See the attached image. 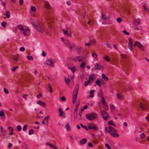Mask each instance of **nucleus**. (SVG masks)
Masks as SVG:
<instances>
[{"instance_id":"1","label":"nucleus","mask_w":149,"mask_h":149,"mask_svg":"<svg viewBox=\"0 0 149 149\" xmlns=\"http://www.w3.org/2000/svg\"><path fill=\"white\" fill-rule=\"evenodd\" d=\"M17 27L24 36H28L30 35V31L27 27L21 25H19L17 26Z\"/></svg>"},{"instance_id":"2","label":"nucleus","mask_w":149,"mask_h":149,"mask_svg":"<svg viewBox=\"0 0 149 149\" xmlns=\"http://www.w3.org/2000/svg\"><path fill=\"white\" fill-rule=\"evenodd\" d=\"M79 85L77 84L74 88L72 95V102L73 104H74L76 101L78 95V93L79 89Z\"/></svg>"},{"instance_id":"3","label":"nucleus","mask_w":149,"mask_h":149,"mask_svg":"<svg viewBox=\"0 0 149 149\" xmlns=\"http://www.w3.org/2000/svg\"><path fill=\"white\" fill-rule=\"evenodd\" d=\"M109 132L111 136L115 138H118L119 137V135L117 134V131L114 128L110 126L109 127Z\"/></svg>"},{"instance_id":"4","label":"nucleus","mask_w":149,"mask_h":149,"mask_svg":"<svg viewBox=\"0 0 149 149\" xmlns=\"http://www.w3.org/2000/svg\"><path fill=\"white\" fill-rule=\"evenodd\" d=\"M86 118L89 120H92L96 118L97 117V114L95 113H89L86 115Z\"/></svg>"},{"instance_id":"5","label":"nucleus","mask_w":149,"mask_h":149,"mask_svg":"<svg viewBox=\"0 0 149 149\" xmlns=\"http://www.w3.org/2000/svg\"><path fill=\"white\" fill-rule=\"evenodd\" d=\"M35 28L39 32L43 33L45 32V30L39 24H38V25H36L34 26Z\"/></svg>"},{"instance_id":"6","label":"nucleus","mask_w":149,"mask_h":149,"mask_svg":"<svg viewBox=\"0 0 149 149\" xmlns=\"http://www.w3.org/2000/svg\"><path fill=\"white\" fill-rule=\"evenodd\" d=\"M139 106L141 109L143 111H146L148 109V106L146 104H143L140 103L139 104Z\"/></svg>"},{"instance_id":"7","label":"nucleus","mask_w":149,"mask_h":149,"mask_svg":"<svg viewBox=\"0 0 149 149\" xmlns=\"http://www.w3.org/2000/svg\"><path fill=\"white\" fill-rule=\"evenodd\" d=\"M136 46H137L141 51H143L144 50L143 46L140 42L138 41L135 42V43L134 45V46L135 47Z\"/></svg>"},{"instance_id":"8","label":"nucleus","mask_w":149,"mask_h":149,"mask_svg":"<svg viewBox=\"0 0 149 149\" xmlns=\"http://www.w3.org/2000/svg\"><path fill=\"white\" fill-rule=\"evenodd\" d=\"M128 40L129 42L128 44V47L129 49L132 51V44L133 43L131 37L129 38Z\"/></svg>"},{"instance_id":"9","label":"nucleus","mask_w":149,"mask_h":149,"mask_svg":"<svg viewBox=\"0 0 149 149\" xmlns=\"http://www.w3.org/2000/svg\"><path fill=\"white\" fill-rule=\"evenodd\" d=\"M83 58H84L81 56H77L73 58V60L76 62H81L83 61L82 59Z\"/></svg>"},{"instance_id":"10","label":"nucleus","mask_w":149,"mask_h":149,"mask_svg":"<svg viewBox=\"0 0 149 149\" xmlns=\"http://www.w3.org/2000/svg\"><path fill=\"white\" fill-rule=\"evenodd\" d=\"M55 61H53L51 59H48L46 60L45 64H47L48 65L50 66L51 67H54V65L53 64L54 63H55Z\"/></svg>"},{"instance_id":"11","label":"nucleus","mask_w":149,"mask_h":149,"mask_svg":"<svg viewBox=\"0 0 149 149\" xmlns=\"http://www.w3.org/2000/svg\"><path fill=\"white\" fill-rule=\"evenodd\" d=\"M49 117V116L45 117L42 121V124L45 125H47Z\"/></svg>"},{"instance_id":"12","label":"nucleus","mask_w":149,"mask_h":149,"mask_svg":"<svg viewBox=\"0 0 149 149\" xmlns=\"http://www.w3.org/2000/svg\"><path fill=\"white\" fill-rule=\"evenodd\" d=\"M95 68L96 70H100V69H103L102 67L101 66V65L99 63H96L95 65Z\"/></svg>"},{"instance_id":"13","label":"nucleus","mask_w":149,"mask_h":149,"mask_svg":"<svg viewBox=\"0 0 149 149\" xmlns=\"http://www.w3.org/2000/svg\"><path fill=\"white\" fill-rule=\"evenodd\" d=\"M45 4V7L47 9H50L51 6L49 3L46 1H44Z\"/></svg>"},{"instance_id":"14","label":"nucleus","mask_w":149,"mask_h":149,"mask_svg":"<svg viewBox=\"0 0 149 149\" xmlns=\"http://www.w3.org/2000/svg\"><path fill=\"white\" fill-rule=\"evenodd\" d=\"M46 144L47 145H49L50 148H52L53 149H57L56 147L52 144L47 142Z\"/></svg>"},{"instance_id":"15","label":"nucleus","mask_w":149,"mask_h":149,"mask_svg":"<svg viewBox=\"0 0 149 149\" xmlns=\"http://www.w3.org/2000/svg\"><path fill=\"white\" fill-rule=\"evenodd\" d=\"M37 103L38 104L40 105L43 107H45V103L44 102H42L40 100L37 102Z\"/></svg>"},{"instance_id":"16","label":"nucleus","mask_w":149,"mask_h":149,"mask_svg":"<svg viewBox=\"0 0 149 149\" xmlns=\"http://www.w3.org/2000/svg\"><path fill=\"white\" fill-rule=\"evenodd\" d=\"M66 47L69 48L70 50H71L72 49V46L71 43L68 41L67 42V43H66Z\"/></svg>"},{"instance_id":"17","label":"nucleus","mask_w":149,"mask_h":149,"mask_svg":"<svg viewBox=\"0 0 149 149\" xmlns=\"http://www.w3.org/2000/svg\"><path fill=\"white\" fill-rule=\"evenodd\" d=\"M87 142V140L86 138H83L81 139L80 141V144H84L86 143Z\"/></svg>"},{"instance_id":"18","label":"nucleus","mask_w":149,"mask_h":149,"mask_svg":"<svg viewBox=\"0 0 149 149\" xmlns=\"http://www.w3.org/2000/svg\"><path fill=\"white\" fill-rule=\"evenodd\" d=\"M101 113L102 116V117L108 115V114L106 111L103 110H102L101 111Z\"/></svg>"},{"instance_id":"19","label":"nucleus","mask_w":149,"mask_h":149,"mask_svg":"<svg viewBox=\"0 0 149 149\" xmlns=\"http://www.w3.org/2000/svg\"><path fill=\"white\" fill-rule=\"evenodd\" d=\"M19 56L17 54H15L14 55L13 57V60L16 61H17L18 60Z\"/></svg>"},{"instance_id":"20","label":"nucleus","mask_w":149,"mask_h":149,"mask_svg":"<svg viewBox=\"0 0 149 149\" xmlns=\"http://www.w3.org/2000/svg\"><path fill=\"white\" fill-rule=\"evenodd\" d=\"M69 68L70 70H71L73 74L74 73V72L76 70V68L74 66H73L72 68Z\"/></svg>"},{"instance_id":"21","label":"nucleus","mask_w":149,"mask_h":149,"mask_svg":"<svg viewBox=\"0 0 149 149\" xmlns=\"http://www.w3.org/2000/svg\"><path fill=\"white\" fill-rule=\"evenodd\" d=\"M102 78L104 79L105 81H108L109 78L108 77H106L105 75L104 74H102Z\"/></svg>"},{"instance_id":"22","label":"nucleus","mask_w":149,"mask_h":149,"mask_svg":"<svg viewBox=\"0 0 149 149\" xmlns=\"http://www.w3.org/2000/svg\"><path fill=\"white\" fill-rule=\"evenodd\" d=\"M59 111L60 112L59 116L60 117H62L63 114V111L62 109L61 108H60L59 109Z\"/></svg>"},{"instance_id":"23","label":"nucleus","mask_w":149,"mask_h":149,"mask_svg":"<svg viewBox=\"0 0 149 149\" xmlns=\"http://www.w3.org/2000/svg\"><path fill=\"white\" fill-rule=\"evenodd\" d=\"M141 21V19L139 18H138L137 19H136L134 20V22L137 23V25H139L140 24Z\"/></svg>"},{"instance_id":"24","label":"nucleus","mask_w":149,"mask_h":149,"mask_svg":"<svg viewBox=\"0 0 149 149\" xmlns=\"http://www.w3.org/2000/svg\"><path fill=\"white\" fill-rule=\"evenodd\" d=\"M95 91L94 90H91L90 91V92L91 95H90V97L91 98H92L94 97V95L93 94Z\"/></svg>"},{"instance_id":"25","label":"nucleus","mask_w":149,"mask_h":149,"mask_svg":"<svg viewBox=\"0 0 149 149\" xmlns=\"http://www.w3.org/2000/svg\"><path fill=\"white\" fill-rule=\"evenodd\" d=\"M102 81V80H99V79L97 80L96 81L95 83L98 86H99L100 87H101V84L100 83V81Z\"/></svg>"},{"instance_id":"26","label":"nucleus","mask_w":149,"mask_h":149,"mask_svg":"<svg viewBox=\"0 0 149 149\" xmlns=\"http://www.w3.org/2000/svg\"><path fill=\"white\" fill-rule=\"evenodd\" d=\"M101 100H102V102L103 104V105L104 106H107V104H105V101L104 100V97H102V98H101Z\"/></svg>"},{"instance_id":"27","label":"nucleus","mask_w":149,"mask_h":149,"mask_svg":"<svg viewBox=\"0 0 149 149\" xmlns=\"http://www.w3.org/2000/svg\"><path fill=\"white\" fill-rule=\"evenodd\" d=\"M98 95L101 98H102V97H103L102 96V91L101 89L100 90V91H99L98 93Z\"/></svg>"},{"instance_id":"28","label":"nucleus","mask_w":149,"mask_h":149,"mask_svg":"<svg viewBox=\"0 0 149 149\" xmlns=\"http://www.w3.org/2000/svg\"><path fill=\"white\" fill-rule=\"evenodd\" d=\"M36 21L33 19L32 18H31L30 19V22L34 26H35L36 25L35 24V22H36Z\"/></svg>"},{"instance_id":"29","label":"nucleus","mask_w":149,"mask_h":149,"mask_svg":"<svg viewBox=\"0 0 149 149\" xmlns=\"http://www.w3.org/2000/svg\"><path fill=\"white\" fill-rule=\"evenodd\" d=\"M103 58L107 62H109L110 61V58L107 55H105L103 56Z\"/></svg>"},{"instance_id":"30","label":"nucleus","mask_w":149,"mask_h":149,"mask_svg":"<svg viewBox=\"0 0 149 149\" xmlns=\"http://www.w3.org/2000/svg\"><path fill=\"white\" fill-rule=\"evenodd\" d=\"M79 102H78V101H77L76 104L74 111H77L78 108L79 106Z\"/></svg>"},{"instance_id":"31","label":"nucleus","mask_w":149,"mask_h":149,"mask_svg":"<svg viewBox=\"0 0 149 149\" xmlns=\"http://www.w3.org/2000/svg\"><path fill=\"white\" fill-rule=\"evenodd\" d=\"M4 15H6V17L8 18L10 17V12L9 11H6V13L4 14Z\"/></svg>"},{"instance_id":"32","label":"nucleus","mask_w":149,"mask_h":149,"mask_svg":"<svg viewBox=\"0 0 149 149\" xmlns=\"http://www.w3.org/2000/svg\"><path fill=\"white\" fill-rule=\"evenodd\" d=\"M65 81L66 83L68 84H69L70 83V80L68 78H66V77L65 78Z\"/></svg>"},{"instance_id":"33","label":"nucleus","mask_w":149,"mask_h":149,"mask_svg":"<svg viewBox=\"0 0 149 149\" xmlns=\"http://www.w3.org/2000/svg\"><path fill=\"white\" fill-rule=\"evenodd\" d=\"M117 97L119 99L121 100L123 99V97L120 94L118 93H117L116 94Z\"/></svg>"},{"instance_id":"34","label":"nucleus","mask_w":149,"mask_h":149,"mask_svg":"<svg viewBox=\"0 0 149 149\" xmlns=\"http://www.w3.org/2000/svg\"><path fill=\"white\" fill-rule=\"evenodd\" d=\"M92 129H93L95 130H98L97 127L94 124H92Z\"/></svg>"},{"instance_id":"35","label":"nucleus","mask_w":149,"mask_h":149,"mask_svg":"<svg viewBox=\"0 0 149 149\" xmlns=\"http://www.w3.org/2000/svg\"><path fill=\"white\" fill-rule=\"evenodd\" d=\"M86 63L85 62H83L80 65V67L82 69H84L85 68V65Z\"/></svg>"},{"instance_id":"36","label":"nucleus","mask_w":149,"mask_h":149,"mask_svg":"<svg viewBox=\"0 0 149 149\" xmlns=\"http://www.w3.org/2000/svg\"><path fill=\"white\" fill-rule=\"evenodd\" d=\"M65 128L68 131L70 130V127L69 123H68L65 126Z\"/></svg>"},{"instance_id":"37","label":"nucleus","mask_w":149,"mask_h":149,"mask_svg":"<svg viewBox=\"0 0 149 149\" xmlns=\"http://www.w3.org/2000/svg\"><path fill=\"white\" fill-rule=\"evenodd\" d=\"M140 138L141 139H143L144 138L146 137L145 135L143 133L141 134H140Z\"/></svg>"},{"instance_id":"38","label":"nucleus","mask_w":149,"mask_h":149,"mask_svg":"<svg viewBox=\"0 0 149 149\" xmlns=\"http://www.w3.org/2000/svg\"><path fill=\"white\" fill-rule=\"evenodd\" d=\"M91 83V82L89 80L87 81V82L86 81L84 82V85L85 86H86L88 84H90Z\"/></svg>"},{"instance_id":"39","label":"nucleus","mask_w":149,"mask_h":149,"mask_svg":"<svg viewBox=\"0 0 149 149\" xmlns=\"http://www.w3.org/2000/svg\"><path fill=\"white\" fill-rule=\"evenodd\" d=\"M80 125L82 127L84 128L86 130H88V128L86 126L82 124H80Z\"/></svg>"},{"instance_id":"40","label":"nucleus","mask_w":149,"mask_h":149,"mask_svg":"<svg viewBox=\"0 0 149 149\" xmlns=\"http://www.w3.org/2000/svg\"><path fill=\"white\" fill-rule=\"evenodd\" d=\"M74 119H76L77 118V111H74Z\"/></svg>"},{"instance_id":"41","label":"nucleus","mask_w":149,"mask_h":149,"mask_svg":"<svg viewBox=\"0 0 149 149\" xmlns=\"http://www.w3.org/2000/svg\"><path fill=\"white\" fill-rule=\"evenodd\" d=\"M33 132L34 130L33 129H30L29 131V135H31Z\"/></svg>"},{"instance_id":"42","label":"nucleus","mask_w":149,"mask_h":149,"mask_svg":"<svg viewBox=\"0 0 149 149\" xmlns=\"http://www.w3.org/2000/svg\"><path fill=\"white\" fill-rule=\"evenodd\" d=\"M113 121L112 120H110L108 122V124H109V125H113L114 126H115V125L113 123Z\"/></svg>"},{"instance_id":"43","label":"nucleus","mask_w":149,"mask_h":149,"mask_svg":"<svg viewBox=\"0 0 149 149\" xmlns=\"http://www.w3.org/2000/svg\"><path fill=\"white\" fill-rule=\"evenodd\" d=\"M95 77L94 75H90L89 77V79L90 80H94V77Z\"/></svg>"},{"instance_id":"44","label":"nucleus","mask_w":149,"mask_h":149,"mask_svg":"<svg viewBox=\"0 0 149 149\" xmlns=\"http://www.w3.org/2000/svg\"><path fill=\"white\" fill-rule=\"evenodd\" d=\"M7 25V23L5 22H3L1 23V25L3 27H5Z\"/></svg>"},{"instance_id":"45","label":"nucleus","mask_w":149,"mask_h":149,"mask_svg":"<svg viewBox=\"0 0 149 149\" xmlns=\"http://www.w3.org/2000/svg\"><path fill=\"white\" fill-rule=\"evenodd\" d=\"M110 109L112 110L113 111L115 109V107L113 105V104H110Z\"/></svg>"},{"instance_id":"46","label":"nucleus","mask_w":149,"mask_h":149,"mask_svg":"<svg viewBox=\"0 0 149 149\" xmlns=\"http://www.w3.org/2000/svg\"><path fill=\"white\" fill-rule=\"evenodd\" d=\"M63 31H64V34L65 35H67L68 36H69V34L68 33V31H65L64 29L63 30Z\"/></svg>"},{"instance_id":"47","label":"nucleus","mask_w":149,"mask_h":149,"mask_svg":"<svg viewBox=\"0 0 149 149\" xmlns=\"http://www.w3.org/2000/svg\"><path fill=\"white\" fill-rule=\"evenodd\" d=\"M31 10L35 12L36 11V7L34 6H32L31 9Z\"/></svg>"},{"instance_id":"48","label":"nucleus","mask_w":149,"mask_h":149,"mask_svg":"<svg viewBox=\"0 0 149 149\" xmlns=\"http://www.w3.org/2000/svg\"><path fill=\"white\" fill-rule=\"evenodd\" d=\"M17 129L19 131H20L22 129L21 126L20 125L17 126Z\"/></svg>"},{"instance_id":"49","label":"nucleus","mask_w":149,"mask_h":149,"mask_svg":"<svg viewBox=\"0 0 149 149\" xmlns=\"http://www.w3.org/2000/svg\"><path fill=\"white\" fill-rule=\"evenodd\" d=\"M137 24L136 25V26L135 27L134 29L137 30H140L141 29V26H140L139 27L137 26Z\"/></svg>"},{"instance_id":"50","label":"nucleus","mask_w":149,"mask_h":149,"mask_svg":"<svg viewBox=\"0 0 149 149\" xmlns=\"http://www.w3.org/2000/svg\"><path fill=\"white\" fill-rule=\"evenodd\" d=\"M101 17L104 20H105L107 19V17L103 13L102 14Z\"/></svg>"},{"instance_id":"51","label":"nucleus","mask_w":149,"mask_h":149,"mask_svg":"<svg viewBox=\"0 0 149 149\" xmlns=\"http://www.w3.org/2000/svg\"><path fill=\"white\" fill-rule=\"evenodd\" d=\"M27 58L28 59L32 61L33 60V57L31 56H27Z\"/></svg>"},{"instance_id":"52","label":"nucleus","mask_w":149,"mask_h":149,"mask_svg":"<svg viewBox=\"0 0 149 149\" xmlns=\"http://www.w3.org/2000/svg\"><path fill=\"white\" fill-rule=\"evenodd\" d=\"M27 125H25L24 126L23 128V130L24 131H25L27 130Z\"/></svg>"},{"instance_id":"53","label":"nucleus","mask_w":149,"mask_h":149,"mask_svg":"<svg viewBox=\"0 0 149 149\" xmlns=\"http://www.w3.org/2000/svg\"><path fill=\"white\" fill-rule=\"evenodd\" d=\"M105 147L108 149H111V148L110 147L109 144L107 143L105 144Z\"/></svg>"},{"instance_id":"54","label":"nucleus","mask_w":149,"mask_h":149,"mask_svg":"<svg viewBox=\"0 0 149 149\" xmlns=\"http://www.w3.org/2000/svg\"><path fill=\"white\" fill-rule=\"evenodd\" d=\"M109 117V116L108 115L103 117V118L105 120H106Z\"/></svg>"},{"instance_id":"55","label":"nucleus","mask_w":149,"mask_h":149,"mask_svg":"<svg viewBox=\"0 0 149 149\" xmlns=\"http://www.w3.org/2000/svg\"><path fill=\"white\" fill-rule=\"evenodd\" d=\"M92 55L93 57H95V58H97V55L95 53H93Z\"/></svg>"},{"instance_id":"56","label":"nucleus","mask_w":149,"mask_h":149,"mask_svg":"<svg viewBox=\"0 0 149 149\" xmlns=\"http://www.w3.org/2000/svg\"><path fill=\"white\" fill-rule=\"evenodd\" d=\"M4 93L6 94H8L9 93L8 90L6 88H4Z\"/></svg>"},{"instance_id":"57","label":"nucleus","mask_w":149,"mask_h":149,"mask_svg":"<svg viewBox=\"0 0 149 149\" xmlns=\"http://www.w3.org/2000/svg\"><path fill=\"white\" fill-rule=\"evenodd\" d=\"M122 32L124 33V34L125 35H129V33L127 32L125 30H123Z\"/></svg>"},{"instance_id":"58","label":"nucleus","mask_w":149,"mask_h":149,"mask_svg":"<svg viewBox=\"0 0 149 149\" xmlns=\"http://www.w3.org/2000/svg\"><path fill=\"white\" fill-rule=\"evenodd\" d=\"M81 49V47H79L77 48L78 51L77 52V53L78 54H80Z\"/></svg>"},{"instance_id":"59","label":"nucleus","mask_w":149,"mask_h":149,"mask_svg":"<svg viewBox=\"0 0 149 149\" xmlns=\"http://www.w3.org/2000/svg\"><path fill=\"white\" fill-rule=\"evenodd\" d=\"M88 146L91 147H93L92 143L91 142L88 143Z\"/></svg>"},{"instance_id":"60","label":"nucleus","mask_w":149,"mask_h":149,"mask_svg":"<svg viewBox=\"0 0 149 149\" xmlns=\"http://www.w3.org/2000/svg\"><path fill=\"white\" fill-rule=\"evenodd\" d=\"M117 21L119 23H120L121 22V19L120 17H119L117 19H116Z\"/></svg>"},{"instance_id":"61","label":"nucleus","mask_w":149,"mask_h":149,"mask_svg":"<svg viewBox=\"0 0 149 149\" xmlns=\"http://www.w3.org/2000/svg\"><path fill=\"white\" fill-rule=\"evenodd\" d=\"M19 50L21 51H24L25 50V48L24 47H21L20 48Z\"/></svg>"},{"instance_id":"62","label":"nucleus","mask_w":149,"mask_h":149,"mask_svg":"<svg viewBox=\"0 0 149 149\" xmlns=\"http://www.w3.org/2000/svg\"><path fill=\"white\" fill-rule=\"evenodd\" d=\"M121 56L123 58H125L127 56L126 55L121 54Z\"/></svg>"},{"instance_id":"63","label":"nucleus","mask_w":149,"mask_h":149,"mask_svg":"<svg viewBox=\"0 0 149 149\" xmlns=\"http://www.w3.org/2000/svg\"><path fill=\"white\" fill-rule=\"evenodd\" d=\"M4 115V112L1 111H0V116H2Z\"/></svg>"},{"instance_id":"64","label":"nucleus","mask_w":149,"mask_h":149,"mask_svg":"<svg viewBox=\"0 0 149 149\" xmlns=\"http://www.w3.org/2000/svg\"><path fill=\"white\" fill-rule=\"evenodd\" d=\"M0 129L1 131L3 132H6V131L4 130L2 126H0Z\"/></svg>"}]
</instances>
